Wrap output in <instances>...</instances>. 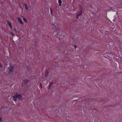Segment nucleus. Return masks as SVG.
Here are the masks:
<instances>
[{
    "label": "nucleus",
    "instance_id": "obj_1",
    "mask_svg": "<svg viewBox=\"0 0 122 122\" xmlns=\"http://www.w3.org/2000/svg\"><path fill=\"white\" fill-rule=\"evenodd\" d=\"M14 69L13 66V65L10 64V66L8 67L7 71L8 73L10 74L13 72Z\"/></svg>",
    "mask_w": 122,
    "mask_h": 122
},
{
    "label": "nucleus",
    "instance_id": "obj_2",
    "mask_svg": "<svg viewBox=\"0 0 122 122\" xmlns=\"http://www.w3.org/2000/svg\"><path fill=\"white\" fill-rule=\"evenodd\" d=\"M17 98L18 99L20 100H21L23 99V98L20 94H16Z\"/></svg>",
    "mask_w": 122,
    "mask_h": 122
},
{
    "label": "nucleus",
    "instance_id": "obj_3",
    "mask_svg": "<svg viewBox=\"0 0 122 122\" xmlns=\"http://www.w3.org/2000/svg\"><path fill=\"white\" fill-rule=\"evenodd\" d=\"M24 83L25 85L28 84V83L30 82V81L28 80L25 79L24 80Z\"/></svg>",
    "mask_w": 122,
    "mask_h": 122
},
{
    "label": "nucleus",
    "instance_id": "obj_4",
    "mask_svg": "<svg viewBox=\"0 0 122 122\" xmlns=\"http://www.w3.org/2000/svg\"><path fill=\"white\" fill-rule=\"evenodd\" d=\"M82 13V10H81V11L79 12V13L77 14L76 15V18L78 19L79 16L81 15Z\"/></svg>",
    "mask_w": 122,
    "mask_h": 122
},
{
    "label": "nucleus",
    "instance_id": "obj_5",
    "mask_svg": "<svg viewBox=\"0 0 122 122\" xmlns=\"http://www.w3.org/2000/svg\"><path fill=\"white\" fill-rule=\"evenodd\" d=\"M16 95V94L14 95V96L13 97V100L14 101H15L17 100V97Z\"/></svg>",
    "mask_w": 122,
    "mask_h": 122
},
{
    "label": "nucleus",
    "instance_id": "obj_6",
    "mask_svg": "<svg viewBox=\"0 0 122 122\" xmlns=\"http://www.w3.org/2000/svg\"><path fill=\"white\" fill-rule=\"evenodd\" d=\"M7 24L9 26V27L11 29H12V26L11 25V24L10 23V22L9 21H7Z\"/></svg>",
    "mask_w": 122,
    "mask_h": 122
},
{
    "label": "nucleus",
    "instance_id": "obj_7",
    "mask_svg": "<svg viewBox=\"0 0 122 122\" xmlns=\"http://www.w3.org/2000/svg\"><path fill=\"white\" fill-rule=\"evenodd\" d=\"M18 20L19 22L21 24H23V22L21 20V19L19 17L18 18Z\"/></svg>",
    "mask_w": 122,
    "mask_h": 122
},
{
    "label": "nucleus",
    "instance_id": "obj_8",
    "mask_svg": "<svg viewBox=\"0 0 122 122\" xmlns=\"http://www.w3.org/2000/svg\"><path fill=\"white\" fill-rule=\"evenodd\" d=\"M23 5H24L25 7V9L26 10H28V8L26 4V3H24L23 4Z\"/></svg>",
    "mask_w": 122,
    "mask_h": 122
},
{
    "label": "nucleus",
    "instance_id": "obj_9",
    "mask_svg": "<svg viewBox=\"0 0 122 122\" xmlns=\"http://www.w3.org/2000/svg\"><path fill=\"white\" fill-rule=\"evenodd\" d=\"M45 77H47V76L48 75L49 72H48L47 71H46L45 72Z\"/></svg>",
    "mask_w": 122,
    "mask_h": 122
},
{
    "label": "nucleus",
    "instance_id": "obj_10",
    "mask_svg": "<svg viewBox=\"0 0 122 122\" xmlns=\"http://www.w3.org/2000/svg\"><path fill=\"white\" fill-rule=\"evenodd\" d=\"M58 2H59V5L60 6L61 5V3H62V1H61V0H58Z\"/></svg>",
    "mask_w": 122,
    "mask_h": 122
},
{
    "label": "nucleus",
    "instance_id": "obj_11",
    "mask_svg": "<svg viewBox=\"0 0 122 122\" xmlns=\"http://www.w3.org/2000/svg\"><path fill=\"white\" fill-rule=\"evenodd\" d=\"M13 30L14 31H15V32L16 33H19V32H18V31H17V30L15 28H14V29Z\"/></svg>",
    "mask_w": 122,
    "mask_h": 122
},
{
    "label": "nucleus",
    "instance_id": "obj_12",
    "mask_svg": "<svg viewBox=\"0 0 122 122\" xmlns=\"http://www.w3.org/2000/svg\"><path fill=\"white\" fill-rule=\"evenodd\" d=\"M23 19L24 21L26 23L27 22V20L25 18H23Z\"/></svg>",
    "mask_w": 122,
    "mask_h": 122
},
{
    "label": "nucleus",
    "instance_id": "obj_13",
    "mask_svg": "<svg viewBox=\"0 0 122 122\" xmlns=\"http://www.w3.org/2000/svg\"><path fill=\"white\" fill-rule=\"evenodd\" d=\"M53 84V82H51V83H50V84H49V86H51Z\"/></svg>",
    "mask_w": 122,
    "mask_h": 122
},
{
    "label": "nucleus",
    "instance_id": "obj_14",
    "mask_svg": "<svg viewBox=\"0 0 122 122\" xmlns=\"http://www.w3.org/2000/svg\"><path fill=\"white\" fill-rule=\"evenodd\" d=\"M50 10H51V14H52L53 13V12H52V9L51 8H50Z\"/></svg>",
    "mask_w": 122,
    "mask_h": 122
},
{
    "label": "nucleus",
    "instance_id": "obj_15",
    "mask_svg": "<svg viewBox=\"0 0 122 122\" xmlns=\"http://www.w3.org/2000/svg\"><path fill=\"white\" fill-rule=\"evenodd\" d=\"M0 67L1 68H2V64L0 63Z\"/></svg>",
    "mask_w": 122,
    "mask_h": 122
},
{
    "label": "nucleus",
    "instance_id": "obj_16",
    "mask_svg": "<svg viewBox=\"0 0 122 122\" xmlns=\"http://www.w3.org/2000/svg\"><path fill=\"white\" fill-rule=\"evenodd\" d=\"M2 121V119L1 118V117H0V122H1Z\"/></svg>",
    "mask_w": 122,
    "mask_h": 122
},
{
    "label": "nucleus",
    "instance_id": "obj_17",
    "mask_svg": "<svg viewBox=\"0 0 122 122\" xmlns=\"http://www.w3.org/2000/svg\"><path fill=\"white\" fill-rule=\"evenodd\" d=\"M79 8L81 10L82 8L81 5H80V7H79Z\"/></svg>",
    "mask_w": 122,
    "mask_h": 122
},
{
    "label": "nucleus",
    "instance_id": "obj_18",
    "mask_svg": "<svg viewBox=\"0 0 122 122\" xmlns=\"http://www.w3.org/2000/svg\"><path fill=\"white\" fill-rule=\"evenodd\" d=\"M40 86L41 88H42V86L41 84V83H40Z\"/></svg>",
    "mask_w": 122,
    "mask_h": 122
},
{
    "label": "nucleus",
    "instance_id": "obj_19",
    "mask_svg": "<svg viewBox=\"0 0 122 122\" xmlns=\"http://www.w3.org/2000/svg\"><path fill=\"white\" fill-rule=\"evenodd\" d=\"M51 87V86H49L48 88H49V89H50Z\"/></svg>",
    "mask_w": 122,
    "mask_h": 122
},
{
    "label": "nucleus",
    "instance_id": "obj_20",
    "mask_svg": "<svg viewBox=\"0 0 122 122\" xmlns=\"http://www.w3.org/2000/svg\"><path fill=\"white\" fill-rule=\"evenodd\" d=\"M74 46L75 48V49H76V45H74Z\"/></svg>",
    "mask_w": 122,
    "mask_h": 122
},
{
    "label": "nucleus",
    "instance_id": "obj_21",
    "mask_svg": "<svg viewBox=\"0 0 122 122\" xmlns=\"http://www.w3.org/2000/svg\"><path fill=\"white\" fill-rule=\"evenodd\" d=\"M11 33L12 34V35L13 36H14V34L13 33Z\"/></svg>",
    "mask_w": 122,
    "mask_h": 122
},
{
    "label": "nucleus",
    "instance_id": "obj_22",
    "mask_svg": "<svg viewBox=\"0 0 122 122\" xmlns=\"http://www.w3.org/2000/svg\"><path fill=\"white\" fill-rule=\"evenodd\" d=\"M52 25H53L54 26H55V25H53V24H52Z\"/></svg>",
    "mask_w": 122,
    "mask_h": 122
},
{
    "label": "nucleus",
    "instance_id": "obj_23",
    "mask_svg": "<svg viewBox=\"0 0 122 122\" xmlns=\"http://www.w3.org/2000/svg\"><path fill=\"white\" fill-rule=\"evenodd\" d=\"M79 6H80V5H80V4H79Z\"/></svg>",
    "mask_w": 122,
    "mask_h": 122
}]
</instances>
